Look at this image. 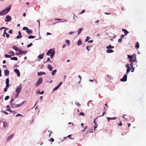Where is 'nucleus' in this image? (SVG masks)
Masks as SVG:
<instances>
[{"instance_id":"obj_63","label":"nucleus","mask_w":146,"mask_h":146,"mask_svg":"<svg viewBox=\"0 0 146 146\" xmlns=\"http://www.w3.org/2000/svg\"><path fill=\"white\" fill-rule=\"evenodd\" d=\"M18 34L19 35V36H21V35H21V32H20V31H19V32H18Z\"/></svg>"},{"instance_id":"obj_61","label":"nucleus","mask_w":146,"mask_h":146,"mask_svg":"<svg viewBox=\"0 0 146 146\" xmlns=\"http://www.w3.org/2000/svg\"><path fill=\"white\" fill-rule=\"evenodd\" d=\"M104 14H105L108 15H110L111 14V13H106V12Z\"/></svg>"},{"instance_id":"obj_24","label":"nucleus","mask_w":146,"mask_h":146,"mask_svg":"<svg viewBox=\"0 0 146 146\" xmlns=\"http://www.w3.org/2000/svg\"><path fill=\"white\" fill-rule=\"evenodd\" d=\"M57 71V70L56 69L52 71L51 72V74L52 75H54L56 73Z\"/></svg>"},{"instance_id":"obj_16","label":"nucleus","mask_w":146,"mask_h":146,"mask_svg":"<svg viewBox=\"0 0 146 146\" xmlns=\"http://www.w3.org/2000/svg\"><path fill=\"white\" fill-rule=\"evenodd\" d=\"M106 48L108 49H112L114 48V46H112L111 44H109L108 46H107Z\"/></svg>"},{"instance_id":"obj_47","label":"nucleus","mask_w":146,"mask_h":146,"mask_svg":"<svg viewBox=\"0 0 146 146\" xmlns=\"http://www.w3.org/2000/svg\"><path fill=\"white\" fill-rule=\"evenodd\" d=\"M122 41V39L120 38L118 40V42L119 43H121Z\"/></svg>"},{"instance_id":"obj_25","label":"nucleus","mask_w":146,"mask_h":146,"mask_svg":"<svg viewBox=\"0 0 146 146\" xmlns=\"http://www.w3.org/2000/svg\"><path fill=\"white\" fill-rule=\"evenodd\" d=\"M13 48L17 51H19V50L18 49V47L15 46H13Z\"/></svg>"},{"instance_id":"obj_27","label":"nucleus","mask_w":146,"mask_h":146,"mask_svg":"<svg viewBox=\"0 0 146 146\" xmlns=\"http://www.w3.org/2000/svg\"><path fill=\"white\" fill-rule=\"evenodd\" d=\"M113 52V50L111 49H108L106 50V52L108 53H112Z\"/></svg>"},{"instance_id":"obj_57","label":"nucleus","mask_w":146,"mask_h":146,"mask_svg":"<svg viewBox=\"0 0 146 146\" xmlns=\"http://www.w3.org/2000/svg\"><path fill=\"white\" fill-rule=\"evenodd\" d=\"M106 113L105 112H104L103 113L102 115L99 116V117L103 116Z\"/></svg>"},{"instance_id":"obj_30","label":"nucleus","mask_w":146,"mask_h":146,"mask_svg":"<svg viewBox=\"0 0 146 146\" xmlns=\"http://www.w3.org/2000/svg\"><path fill=\"white\" fill-rule=\"evenodd\" d=\"M43 56H44L43 54H40L38 56V57L40 59H42L43 58Z\"/></svg>"},{"instance_id":"obj_59","label":"nucleus","mask_w":146,"mask_h":146,"mask_svg":"<svg viewBox=\"0 0 146 146\" xmlns=\"http://www.w3.org/2000/svg\"><path fill=\"white\" fill-rule=\"evenodd\" d=\"M85 10H82L81 13H80V14H82V13H84V12H85Z\"/></svg>"},{"instance_id":"obj_56","label":"nucleus","mask_w":146,"mask_h":146,"mask_svg":"<svg viewBox=\"0 0 146 146\" xmlns=\"http://www.w3.org/2000/svg\"><path fill=\"white\" fill-rule=\"evenodd\" d=\"M50 140L51 141L53 142L54 141V140L53 138H51L50 139Z\"/></svg>"},{"instance_id":"obj_3","label":"nucleus","mask_w":146,"mask_h":146,"mask_svg":"<svg viewBox=\"0 0 146 146\" xmlns=\"http://www.w3.org/2000/svg\"><path fill=\"white\" fill-rule=\"evenodd\" d=\"M22 90V84H20V85L17 86L15 90L16 92L17 93L19 94L21 92Z\"/></svg>"},{"instance_id":"obj_22","label":"nucleus","mask_w":146,"mask_h":146,"mask_svg":"<svg viewBox=\"0 0 146 146\" xmlns=\"http://www.w3.org/2000/svg\"><path fill=\"white\" fill-rule=\"evenodd\" d=\"M36 93L37 94H42L44 93V92L43 91H42L41 92H39V90H38L36 92Z\"/></svg>"},{"instance_id":"obj_48","label":"nucleus","mask_w":146,"mask_h":146,"mask_svg":"<svg viewBox=\"0 0 146 146\" xmlns=\"http://www.w3.org/2000/svg\"><path fill=\"white\" fill-rule=\"evenodd\" d=\"M79 115L82 116H84L85 115V114L83 112H81L79 113Z\"/></svg>"},{"instance_id":"obj_36","label":"nucleus","mask_w":146,"mask_h":146,"mask_svg":"<svg viewBox=\"0 0 146 146\" xmlns=\"http://www.w3.org/2000/svg\"><path fill=\"white\" fill-rule=\"evenodd\" d=\"M75 104L78 107H80L81 106L80 104H79V102H77L76 101V102Z\"/></svg>"},{"instance_id":"obj_38","label":"nucleus","mask_w":146,"mask_h":146,"mask_svg":"<svg viewBox=\"0 0 146 146\" xmlns=\"http://www.w3.org/2000/svg\"><path fill=\"white\" fill-rule=\"evenodd\" d=\"M5 57L6 58H11V56L10 55H8L7 54H6L5 55Z\"/></svg>"},{"instance_id":"obj_42","label":"nucleus","mask_w":146,"mask_h":146,"mask_svg":"<svg viewBox=\"0 0 146 146\" xmlns=\"http://www.w3.org/2000/svg\"><path fill=\"white\" fill-rule=\"evenodd\" d=\"M9 54H10L12 56H13L14 55V53L12 51H11Z\"/></svg>"},{"instance_id":"obj_1","label":"nucleus","mask_w":146,"mask_h":146,"mask_svg":"<svg viewBox=\"0 0 146 146\" xmlns=\"http://www.w3.org/2000/svg\"><path fill=\"white\" fill-rule=\"evenodd\" d=\"M11 5L6 8L5 9L0 12V15L3 16L7 14L10 11L11 8Z\"/></svg>"},{"instance_id":"obj_11","label":"nucleus","mask_w":146,"mask_h":146,"mask_svg":"<svg viewBox=\"0 0 146 146\" xmlns=\"http://www.w3.org/2000/svg\"><path fill=\"white\" fill-rule=\"evenodd\" d=\"M27 52V51H22L20 49H19V54H21L23 53L25 54ZM19 55V54H18Z\"/></svg>"},{"instance_id":"obj_53","label":"nucleus","mask_w":146,"mask_h":146,"mask_svg":"<svg viewBox=\"0 0 146 146\" xmlns=\"http://www.w3.org/2000/svg\"><path fill=\"white\" fill-rule=\"evenodd\" d=\"M12 31H13L11 29V30H10L9 31V34H12Z\"/></svg>"},{"instance_id":"obj_46","label":"nucleus","mask_w":146,"mask_h":146,"mask_svg":"<svg viewBox=\"0 0 146 146\" xmlns=\"http://www.w3.org/2000/svg\"><path fill=\"white\" fill-rule=\"evenodd\" d=\"M33 45V44L32 43H31L30 44H28L27 46V48H29L32 46Z\"/></svg>"},{"instance_id":"obj_20","label":"nucleus","mask_w":146,"mask_h":146,"mask_svg":"<svg viewBox=\"0 0 146 146\" xmlns=\"http://www.w3.org/2000/svg\"><path fill=\"white\" fill-rule=\"evenodd\" d=\"M92 47V46H88L86 47V49L88 51H89L90 50V49Z\"/></svg>"},{"instance_id":"obj_60","label":"nucleus","mask_w":146,"mask_h":146,"mask_svg":"<svg viewBox=\"0 0 146 146\" xmlns=\"http://www.w3.org/2000/svg\"><path fill=\"white\" fill-rule=\"evenodd\" d=\"M6 37L7 38H9V34L7 33L6 35Z\"/></svg>"},{"instance_id":"obj_33","label":"nucleus","mask_w":146,"mask_h":146,"mask_svg":"<svg viewBox=\"0 0 146 146\" xmlns=\"http://www.w3.org/2000/svg\"><path fill=\"white\" fill-rule=\"evenodd\" d=\"M35 37L34 36L30 35L28 37V39L34 38Z\"/></svg>"},{"instance_id":"obj_17","label":"nucleus","mask_w":146,"mask_h":146,"mask_svg":"<svg viewBox=\"0 0 146 146\" xmlns=\"http://www.w3.org/2000/svg\"><path fill=\"white\" fill-rule=\"evenodd\" d=\"M116 117H107V119H108V121H109L110 120H114L116 119Z\"/></svg>"},{"instance_id":"obj_40","label":"nucleus","mask_w":146,"mask_h":146,"mask_svg":"<svg viewBox=\"0 0 146 146\" xmlns=\"http://www.w3.org/2000/svg\"><path fill=\"white\" fill-rule=\"evenodd\" d=\"M59 88V87L58 86H57L56 87L54 88L53 89V91H55V90H57Z\"/></svg>"},{"instance_id":"obj_4","label":"nucleus","mask_w":146,"mask_h":146,"mask_svg":"<svg viewBox=\"0 0 146 146\" xmlns=\"http://www.w3.org/2000/svg\"><path fill=\"white\" fill-rule=\"evenodd\" d=\"M42 78H40L38 80L36 83L35 85V86L36 87H38L42 82Z\"/></svg>"},{"instance_id":"obj_44","label":"nucleus","mask_w":146,"mask_h":146,"mask_svg":"<svg viewBox=\"0 0 146 146\" xmlns=\"http://www.w3.org/2000/svg\"><path fill=\"white\" fill-rule=\"evenodd\" d=\"M90 37H89V36H87L85 40V42L88 41V39H90Z\"/></svg>"},{"instance_id":"obj_51","label":"nucleus","mask_w":146,"mask_h":146,"mask_svg":"<svg viewBox=\"0 0 146 146\" xmlns=\"http://www.w3.org/2000/svg\"><path fill=\"white\" fill-rule=\"evenodd\" d=\"M65 42H66V43H68V45H69V44H70V42H69V40H66Z\"/></svg>"},{"instance_id":"obj_34","label":"nucleus","mask_w":146,"mask_h":146,"mask_svg":"<svg viewBox=\"0 0 146 146\" xmlns=\"http://www.w3.org/2000/svg\"><path fill=\"white\" fill-rule=\"evenodd\" d=\"M28 30V28L27 27H23V31L26 30L27 31Z\"/></svg>"},{"instance_id":"obj_13","label":"nucleus","mask_w":146,"mask_h":146,"mask_svg":"<svg viewBox=\"0 0 146 146\" xmlns=\"http://www.w3.org/2000/svg\"><path fill=\"white\" fill-rule=\"evenodd\" d=\"M46 74V73L43 72H40L37 73V74L38 76H41L42 75H44Z\"/></svg>"},{"instance_id":"obj_2","label":"nucleus","mask_w":146,"mask_h":146,"mask_svg":"<svg viewBox=\"0 0 146 146\" xmlns=\"http://www.w3.org/2000/svg\"><path fill=\"white\" fill-rule=\"evenodd\" d=\"M55 54V51L53 49H49L47 52L46 54L47 55L49 56L50 54V55H54Z\"/></svg>"},{"instance_id":"obj_54","label":"nucleus","mask_w":146,"mask_h":146,"mask_svg":"<svg viewBox=\"0 0 146 146\" xmlns=\"http://www.w3.org/2000/svg\"><path fill=\"white\" fill-rule=\"evenodd\" d=\"M62 84V82H60L59 84H58V86L59 87H60V86Z\"/></svg>"},{"instance_id":"obj_5","label":"nucleus","mask_w":146,"mask_h":146,"mask_svg":"<svg viewBox=\"0 0 146 146\" xmlns=\"http://www.w3.org/2000/svg\"><path fill=\"white\" fill-rule=\"evenodd\" d=\"M127 74H125L123 76V78L121 79V80L122 82H125L127 80Z\"/></svg>"},{"instance_id":"obj_6","label":"nucleus","mask_w":146,"mask_h":146,"mask_svg":"<svg viewBox=\"0 0 146 146\" xmlns=\"http://www.w3.org/2000/svg\"><path fill=\"white\" fill-rule=\"evenodd\" d=\"M6 19L5 21L6 22H8L10 21L11 20V17L9 15H7L6 17Z\"/></svg>"},{"instance_id":"obj_23","label":"nucleus","mask_w":146,"mask_h":146,"mask_svg":"<svg viewBox=\"0 0 146 146\" xmlns=\"http://www.w3.org/2000/svg\"><path fill=\"white\" fill-rule=\"evenodd\" d=\"M27 33L29 34H31L32 33V30H30V29L28 30L27 31H26Z\"/></svg>"},{"instance_id":"obj_19","label":"nucleus","mask_w":146,"mask_h":146,"mask_svg":"<svg viewBox=\"0 0 146 146\" xmlns=\"http://www.w3.org/2000/svg\"><path fill=\"white\" fill-rule=\"evenodd\" d=\"M131 69V68L130 67L128 68L126 70V72L125 73L126 74H128L129 72L130 71Z\"/></svg>"},{"instance_id":"obj_35","label":"nucleus","mask_w":146,"mask_h":146,"mask_svg":"<svg viewBox=\"0 0 146 146\" xmlns=\"http://www.w3.org/2000/svg\"><path fill=\"white\" fill-rule=\"evenodd\" d=\"M7 33L6 32V29H5L4 30V31L3 33V36L4 37H5V35H6Z\"/></svg>"},{"instance_id":"obj_18","label":"nucleus","mask_w":146,"mask_h":146,"mask_svg":"<svg viewBox=\"0 0 146 146\" xmlns=\"http://www.w3.org/2000/svg\"><path fill=\"white\" fill-rule=\"evenodd\" d=\"M47 66L48 68L49 69L50 71H51L52 70V68L51 65L48 64L47 65Z\"/></svg>"},{"instance_id":"obj_43","label":"nucleus","mask_w":146,"mask_h":146,"mask_svg":"<svg viewBox=\"0 0 146 146\" xmlns=\"http://www.w3.org/2000/svg\"><path fill=\"white\" fill-rule=\"evenodd\" d=\"M2 112L6 115H8V113L5 111H2Z\"/></svg>"},{"instance_id":"obj_12","label":"nucleus","mask_w":146,"mask_h":146,"mask_svg":"<svg viewBox=\"0 0 146 146\" xmlns=\"http://www.w3.org/2000/svg\"><path fill=\"white\" fill-rule=\"evenodd\" d=\"M9 78H7L6 80V87L8 88L9 86Z\"/></svg>"},{"instance_id":"obj_45","label":"nucleus","mask_w":146,"mask_h":146,"mask_svg":"<svg viewBox=\"0 0 146 146\" xmlns=\"http://www.w3.org/2000/svg\"><path fill=\"white\" fill-rule=\"evenodd\" d=\"M9 98V96H6L5 98V100H7Z\"/></svg>"},{"instance_id":"obj_15","label":"nucleus","mask_w":146,"mask_h":146,"mask_svg":"<svg viewBox=\"0 0 146 146\" xmlns=\"http://www.w3.org/2000/svg\"><path fill=\"white\" fill-rule=\"evenodd\" d=\"M122 31H123L125 33V36H127V35L129 33V32L127 30L125 29H122Z\"/></svg>"},{"instance_id":"obj_14","label":"nucleus","mask_w":146,"mask_h":146,"mask_svg":"<svg viewBox=\"0 0 146 146\" xmlns=\"http://www.w3.org/2000/svg\"><path fill=\"white\" fill-rule=\"evenodd\" d=\"M13 135L14 134H12L8 137L6 139L7 141V142L8 141H9L10 139L13 137Z\"/></svg>"},{"instance_id":"obj_21","label":"nucleus","mask_w":146,"mask_h":146,"mask_svg":"<svg viewBox=\"0 0 146 146\" xmlns=\"http://www.w3.org/2000/svg\"><path fill=\"white\" fill-rule=\"evenodd\" d=\"M134 58L133 59H132L131 60V61H130V62H137V59L136 58V56H134Z\"/></svg>"},{"instance_id":"obj_58","label":"nucleus","mask_w":146,"mask_h":146,"mask_svg":"<svg viewBox=\"0 0 146 146\" xmlns=\"http://www.w3.org/2000/svg\"><path fill=\"white\" fill-rule=\"evenodd\" d=\"M125 36V35H121V38H122H122H123L124 37V36Z\"/></svg>"},{"instance_id":"obj_50","label":"nucleus","mask_w":146,"mask_h":146,"mask_svg":"<svg viewBox=\"0 0 146 146\" xmlns=\"http://www.w3.org/2000/svg\"><path fill=\"white\" fill-rule=\"evenodd\" d=\"M19 116L23 117V116L21 114H20L19 113L17 114L16 115V117H17L18 116Z\"/></svg>"},{"instance_id":"obj_7","label":"nucleus","mask_w":146,"mask_h":146,"mask_svg":"<svg viewBox=\"0 0 146 146\" xmlns=\"http://www.w3.org/2000/svg\"><path fill=\"white\" fill-rule=\"evenodd\" d=\"M127 56L128 58L129 59V61H131V60L132 58H134V56H136V55L135 54H134L133 55H127Z\"/></svg>"},{"instance_id":"obj_39","label":"nucleus","mask_w":146,"mask_h":146,"mask_svg":"<svg viewBox=\"0 0 146 146\" xmlns=\"http://www.w3.org/2000/svg\"><path fill=\"white\" fill-rule=\"evenodd\" d=\"M6 110L7 111H9L10 112H13V113L15 112V111H13L11 110L10 109H7Z\"/></svg>"},{"instance_id":"obj_28","label":"nucleus","mask_w":146,"mask_h":146,"mask_svg":"<svg viewBox=\"0 0 146 146\" xmlns=\"http://www.w3.org/2000/svg\"><path fill=\"white\" fill-rule=\"evenodd\" d=\"M82 41L80 40H78L77 43V45L78 46H80L82 45Z\"/></svg>"},{"instance_id":"obj_8","label":"nucleus","mask_w":146,"mask_h":146,"mask_svg":"<svg viewBox=\"0 0 146 146\" xmlns=\"http://www.w3.org/2000/svg\"><path fill=\"white\" fill-rule=\"evenodd\" d=\"M11 107L14 108H17L20 107L19 104L16 105L14 103L11 104Z\"/></svg>"},{"instance_id":"obj_9","label":"nucleus","mask_w":146,"mask_h":146,"mask_svg":"<svg viewBox=\"0 0 146 146\" xmlns=\"http://www.w3.org/2000/svg\"><path fill=\"white\" fill-rule=\"evenodd\" d=\"M14 72L16 73L17 75V76L18 77H19L20 76V73L19 70L17 69H15L14 70Z\"/></svg>"},{"instance_id":"obj_26","label":"nucleus","mask_w":146,"mask_h":146,"mask_svg":"<svg viewBox=\"0 0 146 146\" xmlns=\"http://www.w3.org/2000/svg\"><path fill=\"white\" fill-rule=\"evenodd\" d=\"M139 44L138 42L136 43V44L135 45V47L136 49H138L139 48Z\"/></svg>"},{"instance_id":"obj_49","label":"nucleus","mask_w":146,"mask_h":146,"mask_svg":"<svg viewBox=\"0 0 146 146\" xmlns=\"http://www.w3.org/2000/svg\"><path fill=\"white\" fill-rule=\"evenodd\" d=\"M22 37V35L21 36H17L16 37L17 39H19L20 38H21Z\"/></svg>"},{"instance_id":"obj_37","label":"nucleus","mask_w":146,"mask_h":146,"mask_svg":"<svg viewBox=\"0 0 146 146\" xmlns=\"http://www.w3.org/2000/svg\"><path fill=\"white\" fill-rule=\"evenodd\" d=\"M49 61H50V58L49 57H48L47 59V60H46V61L45 62H44V63H46V62H49Z\"/></svg>"},{"instance_id":"obj_62","label":"nucleus","mask_w":146,"mask_h":146,"mask_svg":"<svg viewBox=\"0 0 146 146\" xmlns=\"http://www.w3.org/2000/svg\"><path fill=\"white\" fill-rule=\"evenodd\" d=\"M74 33V32H69V35H71Z\"/></svg>"},{"instance_id":"obj_41","label":"nucleus","mask_w":146,"mask_h":146,"mask_svg":"<svg viewBox=\"0 0 146 146\" xmlns=\"http://www.w3.org/2000/svg\"><path fill=\"white\" fill-rule=\"evenodd\" d=\"M3 126L5 127L6 126L5 125V124H6V127L7 126V124L6 122H3Z\"/></svg>"},{"instance_id":"obj_32","label":"nucleus","mask_w":146,"mask_h":146,"mask_svg":"<svg viewBox=\"0 0 146 146\" xmlns=\"http://www.w3.org/2000/svg\"><path fill=\"white\" fill-rule=\"evenodd\" d=\"M82 28H80L79 29L78 32V35H80L81 32L82 31Z\"/></svg>"},{"instance_id":"obj_55","label":"nucleus","mask_w":146,"mask_h":146,"mask_svg":"<svg viewBox=\"0 0 146 146\" xmlns=\"http://www.w3.org/2000/svg\"><path fill=\"white\" fill-rule=\"evenodd\" d=\"M7 88H4V91L5 92H6L7 91Z\"/></svg>"},{"instance_id":"obj_10","label":"nucleus","mask_w":146,"mask_h":146,"mask_svg":"<svg viewBox=\"0 0 146 146\" xmlns=\"http://www.w3.org/2000/svg\"><path fill=\"white\" fill-rule=\"evenodd\" d=\"M4 72L5 75L6 76H7L9 75V72L7 69H5L4 70Z\"/></svg>"},{"instance_id":"obj_29","label":"nucleus","mask_w":146,"mask_h":146,"mask_svg":"<svg viewBox=\"0 0 146 146\" xmlns=\"http://www.w3.org/2000/svg\"><path fill=\"white\" fill-rule=\"evenodd\" d=\"M11 60H14L15 61H17L18 60L17 58L16 57H13L12 58H11Z\"/></svg>"},{"instance_id":"obj_31","label":"nucleus","mask_w":146,"mask_h":146,"mask_svg":"<svg viewBox=\"0 0 146 146\" xmlns=\"http://www.w3.org/2000/svg\"><path fill=\"white\" fill-rule=\"evenodd\" d=\"M26 101H24L22 103L19 104V106H21L23 105L24 104H26Z\"/></svg>"},{"instance_id":"obj_52","label":"nucleus","mask_w":146,"mask_h":146,"mask_svg":"<svg viewBox=\"0 0 146 146\" xmlns=\"http://www.w3.org/2000/svg\"><path fill=\"white\" fill-rule=\"evenodd\" d=\"M125 67L128 68H129L130 67L129 66V65L128 64H127L125 65Z\"/></svg>"},{"instance_id":"obj_64","label":"nucleus","mask_w":146,"mask_h":146,"mask_svg":"<svg viewBox=\"0 0 146 146\" xmlns=\"http://www.w3.org/2000/svg\"><path fill=\"white\" fill-rule=\"evenodd\" d=\"M19 94L17 93L15 95V98H16L18 97V95Z\"/></svg>"}]
</instances>
